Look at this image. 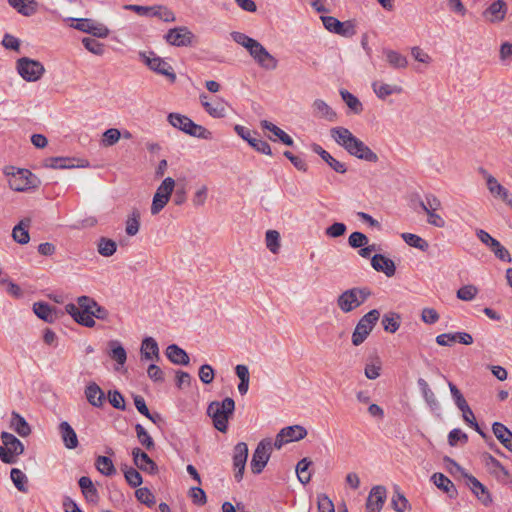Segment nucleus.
<instances>
[{
	"label": "nucleus",
	"mask_w": 512,
	"mask_h": 512,
	"mask_svg": "<svg viewBox=\"0 0 512 512\" xmlns=\"http://www.w3.org/2000/svg\"><path fill=\"white\" fill-rule=\"evenodd\" d=\"M330 136L349 155L367 162L376 163L378 161L377 154L348 128L343 126L333 127L330 129Z\"/></svg>",
	"instance_id": "nucleus-1"
},
{
	"label": "nucleus",
	"mask_w": 512,
	"mask_h": 512,
	"mask_svg": "<svg viewBox=\"0 0 512 512\" xmlns=\"http://www.w3.org/2000/svg\"><path fill=\"white\" fill-rule=\"evenodd\" d=\"M330 136L349 155L367 162L376 163L378 161L377 154L348 128L343 126L333 127L330 129Z\"/></svg>",
	"instance_id": "nucleus-2"
},
{
	"label": "nucleus",
	"mask_w": 512,
	"mask_h": 512,
	"mask_svg": "<svg viewBox=\"0 0 512 512\" xmlns=\"http://www.w3.org/2000/svg\"><path fill=\"white\" fill-rule=\"evenodd\" d=\"M330 136L349 155L367 162L376 163L378 161L377 154L348 128L343 126L333 127L330 129Z\"/></svg>",
	"instance_id": "nucleus-3"
},
{
	"label": "nucleus",
	"mask_w": 512,
	"mask_h": 512,
	"mask_svg": "<svg viewBox=\"0 0 512 512\" xmlns=\"http://www.w3.org/2000/svg\"><path fill=\"white\" fill-rule=\"evenodd\" d=\"M235 410V402L227 397L223 401H213L208 405L207 414L213 420L214 427L225 433L228 429V421Z\"/></svg>",
	"instance_id": "nucleus-4"
},
{
	"label": "nucleus",
	"mask_w": 512,
	"mask_h": 512,
	"mask_svg": "<svg viewBox=\"0 0 512 512\" xmlns=\"http://www.w3.org/2000/svg\"><path fill=\"white\" fill-rule=\"evenodd\" d=\"M371 294L368 287H352L338 295L336 304L343 313H350L365 303Z\"/></svg>",
	"instance_id": "nucleus-5"
},
{
	"label": "nucleus",
	"mask_w": 512,
	"mask_h": 512,
	"mask_svg": "<svg viewBox=\"0 0 512 512\" xmlns=\"http://www.w3.org/2000/svg\"><path fill=\"white\" fill-rule=\"evenodd\" d=\"M0 460L5 464H14L18 457L24 453L23 443L13 434L2 432L0 435Z\"/></svg>",
	"instance_id": "nucleus-6"
},
{
	"label": "nucleus",
	"mask_w": 512,
	"mask_h": 512,
	"mask_svg": "<svg viewBox=\"0 0 512 512\" xmlns=\"http://www.w3.org/2000/svg\"><path fill=\"white\" fill-rule=\"evenodd\" d=\"M379 318L380 312L377 309H372L361 317L352 333L351 340L354 346L361 345L367 339Z\"/></svg>",
	"instance_id": "nucleus-7"
},
{
	"label": "nucleus",
	"mask_w": 512,
	"mask_h": 512,
	"mask_svg": "<svg viewBox=\"0 0 512 512\" xmlns=\"http://www.w3.org/2000/svg\"><path fill=\"white\" fill-rule=\"evenodd\" d=\"M174 189L175 180L171 177H166L157 187L150 208V212L153 216L159 214L168 204Z\"/></svg>",
	"instance_id": "nucleus-8"
},
{
	"label": "nucleus",
	"mask_w": 512,
	"mask_h": 512,
	"mask_svg": "<svg viewBox=\"0 0 512 512\" xmlns=\"http://www.w3.org/2000/svg\"><path fill=\"white\" fill-rule=\"evenodd\" d=\"M272 453V442L270 439L261 440L251 459L250 467L254 474H260L268 463Z\"/></svg>",
	"instance_id": "nucleus-9"
},
{
	"label": "nucleus",
	"mask_w": 512,
	"mask_h": 512,
	"mask_svg": "<svg viewBox=\"0 0 512 512\" xmlns=\"http://www.w3.org/2000/svg\"><path fill=\"white\" fill-rule=\"evenodd\" d=\"M321 20L329 32L343 37H352L356 34L355 25L351 21L341 22L333 16H322Z\"/></svg>",
	"instance_id": "nucleus-10"
},
{
	"label": "nucleus",
	"mask_w": 512,
	"mask_h": 512,
	"mask_svg": "<svg viewBox=\"0 0 512 512\" xmlns=\"http://www.w3.org/2000/svg\"><path fill=\"white\" fill-rule=\"evenodd\" d=\"M248 458V446L244 442H239L233 449V466L235 469V479L239 482L243 478L246 462Z\"/></svg>",
	"instance_id": "nucleus-11"
},
{
	"label": "nucleus",
	"mask_w": 512,
	"mask_h": 512,
	"mask_svg": "<svg viewBox=\"0 0 512 512\" xmlns=\"http://www.w3.org/2000/svg\"><path fill=\"white\" fill-rule=\"evenodd\" d=\"M32 179L33 175L30 171L19 169L17 172L11 174L8 180L9 187L17 192L27 191L34 187Z\"/></svg>",
	"instance_id": "nucleus-12"
},
{
	"label": "nucleus",
	"mask_w": 512,
	"mask_h": 512,
	"mask_svg": "<svg viewBox=\"0 0 512 512\" xmlns=\"http://www.w3.org/2000/svg\"><path fill=\"white\" fill-rule=\"evenodd\" d=\"M387 498V490L382 485L372 487L366 501L367 512H380Z\"/></svg>",
	"instance_id": "nucleus-13"
},
{
	"label": "nucleus",
	"mask_w": 512,
	"mask_h": 512,
	"mask_svg": "<svg viewBox=\"0 0 512 512\" xmlns=\"http://www.w3.org/2000/svg\"><path fill=\"white\" fill-rule=\"evenodd\" d=\"M73 20L76 22V24L73 25L75 29L92 34L95 37H106L109 33V30L105 25L92 19L82 18Z\"/></svg>",
	"instance_id": "nucleus-14"
},
{
	"label": "nucleus",
	"mask_w": 512,
	"mask_h": 512,
	"mask_svg": "<svg viewBox=\"0 0 512 512\" xmlns=\"http://www.w3.org/2000/svg\"><path fill=\"white\" fill-rule=\"evenodd\" d=\"M200 102L205 111L213 118H223L227 114V103L223 99L210 100L206 94H201Z\"/></svg>",
	"instance_id": "nucleus-15"
},
{
	"label": "nucleus",
	"mask_w": 512,
	"mask_h": 512,
	"mask_svg": "<svg viewBox=\"0 0 512 512\" xmlns=\"http://www.w3.org/2000/svg\"><path fill=\"white\" fill-rule=\"evenodd\" d=\"M193 33L185 26L168 30L165 35L166 41L173 46H187L191 44Z\"/></svg>",
	"instance_id": "nucleus-16"
},
{
	"label": "nucleus",
	"mask_w": 512,
	"mask_h": 512,
	"mask_svg": "<svg viewBox=\"0 0 512 512\" xmlns=\"http://www.w3.org/2000/svg\"><path fill=\"white\" fill-rule=\"evenodd\" d=\"M506 14L507 4L504 0H496L492 2L482 13L483 17L491 23L503 21Z\"/></svg>",
	"instance_id": "nucleus-17"
},
{
	"label": "nucleus",
	"mask_w": 512,
	"mask_h": 512,
	"mask_svg": "<svg viewBox=\"0 0 512 512\" xmlns=\"http://www.w3.org/2000/svg\"><path fill=\"white\" fill-rule=\"evenodd\" d=\"M140 354L144 361L158 362L160 360V349L157 341L151 336L145 337L141 343Z\"/></svg>",
	"instance_id": "nucleus-18"
},
{
	"label": "nucleus",
	"mask_w": 512,
	"mask_h": 512,
	"mask_svg": "<svg viewBox=\"0 0 512 512\" xmlns=\"http://www.w3.org/2000/svg\"><path fill=\"white\" fill-rule=\"evenodd\" d=\"M371 86L375 95L381 100H385L390 95H398L403 92L402 86L398 83H386L382 80H375Z\"/></svg>",
	"instance_id": "nucleus-19"
},
{
	"label": "nucleus",
	"mask_w": 512,
	"mask_h": 512,
	"mask_svg": "<svg viewBox=\"0 0 512 512\" xmlns=\"http://www.w3.org/2000/svg\"><path fill=\"white\" fill-rule=\"evenodd\" d=\"M465 478L467 479L468 486L470 487L473 494L478 498V500L484 506L491 505L493 500L488 489L472 475H465Z\"/></svg>",
	"instance_id": "nucleus-20"
},
{
	"label": "nucleus",
	"mask_w": 512,
	"mask_h": 512,
	"mask_svg": "<svg viewBox=\"0 0 512 512\" xmlns=\"http://www.w3.org/2000/svg\"><path fill=\"white\" fill-rule=\"evenodd\" d=\"M486 187L489 193L496 199L502 200L512 208V195L495 177H488Z\"/></svg>",
	"instance_id": "nucleus-21"
},
{
	"label": "nucleus",
	"mask_w": 512,
	"mask_h": 512,
	"mask_svg": "<svg viewBox=\"0 0 512 512\" xmlns=\"http://www.w3.org/2000/svg\"><path fill=\"white\" fill-rule=\"evenodd\" d=\"M371 266L378 272H383L387 277L395 275V263L382 254H376L371 259Z\"/></svg>",
	"instance_id": "nucleus-22"
},
{
	"label": "nucleus",
	"mask_w": 512,
	"mask_h": 512,
	"mask_svg": "<svg viewBox=\"0 0 512 512\" xmlns=\"http://www.w3.org/2000/svg\"><path fill=\"white\" fill-rule=\"evenodd\" d=\"M66 312L79 324L86 327H93L95 321L92 318V312H85L78 308L75 304L69 303L65 306Z\"/></svg>",
	"instance_id": "nucleus-23"
},
{
	"label": "nucleus",
	"mask_w": 512,
	"mask_h": 512,
	"mask_svg": "<svg viewBox=\"0 0 512 512\" xmlns=\"http://www.w3.org/2000/svg\"><path fill=\"white\" fill-rule=\"evenodd\" d=\"M261 127L264 130H267L272 133L273 136H268L270 140L276 141L280 140L283 144L287 146H293L294 141L293 139L282 129H280L278 126L273 124L272 122L268 120H262L260 122Z\"/></svg>",
	"instance_id": "nucleus-24"
},
{
	"label": "nucleus",
	"mask_w": 512,
	"mask_h": 512,
	"mask_svg": "<svg viewBox=\"0 0 512 512\" xmlns=\"http://www.w3.org/2000/svg\"><path fill=\"white\" fill-rule=\"evenodd\" d=\"M133 460L135 465L142 471L147 473H154L157 469L155 462L139 448H134L132 451Z\"/></svg>",
	"instance_id": "nucleus-25"
},
{
	"label": "nucleus",
	"mask_w": 512,
	"mask_h": 512,
	"mask_svg": "<svg viewBox=\"0 0 512 512\" xmlns=\"http://www.w3.org/2000/svg\"><path fill=\"white\" fill-rule=\"evenodd\" d=\"M165 354L169 361L175 365L187 366L190 362V358L186 351L176 344H170L167 346Z\"/></svg>",
	"instance_id": "nucleus-26"
},
{
	"label": "nucleus",
	"mask_w": 512,
	"mask_h": 512,
	"mask_svg": "<svg viewBox=\"0 0 512 512\" xmlns=\"http://www.w3.org/2000/svg\"><path fill=\"white\" fill-rule=\"evenodd\" d=\"M313 115L317 118L327 121H335L337 119L336 112L322 99H316L312 103Z\"/></svg>",
	"instance_id": "nucleus-27"
},
{
	"label": "nucleus",
	"mask_w": 512,
	"mask_h": 512,
	"mask_svg": "<svg viewBox=\"0 0 512 512\" xmlns=\"http://www.w3.org/2000/svg\"><path fill=\"white\" fill-rule=\"evenodd\" d=\"M431 481L438 489L442 490L450 498H455L457 496V489H456L455 485L444 474L434 473L431 476Z\"/></svg>",
	"instance_id": "nucleus-28"
},
{
	"label": "nucleus",
	"mask_w": 512,
	"mask_h": 512,
	"mask_svg": "<svg viewBox=\"0 0 512 512\" xmlns=\"http://www.w3.org/2000/svg\"><path fill=\"white\" fill-rule=\"evenodd\" d=\"M31 224L30 218L22 219L12 230V238L15 242L25 245L30 241L29 227Z\"/></svg>",
	"instance_id": "nucleus-29"
},
{
	"label": "nucleus",
	"mask_w": 512,
	"mask_h": 512,
	"mask_svg": "<svg viewBox=\"0 0 512 512\" xmlns=\"http://www.w3.org/2000/svg\"><path fill=\"white\" fill-rule=\"evenodd\" d=\"M59 432L66 448L75 449L78 446L77 434L68 422L59 424Z\"/></svg>",
	"instance_id": "nucleus-30"
},
{
	"label": "nucleus",
	"mask_w": 512,
	"mask_h": 512,
	"mask_svg": "<svg viewBox=\"0 0 512 512\" xmlns=\"http://www.w3.org/2000/svg\"><path fill=\"white\" fill-rule=\"evenodd\" d=\"M247 50L249 51L250 55L260 64L264 63L265 61L273 63L277 62V60L268 53L264 46L255 39L250 43Z\"/></svg>",
	"instance_id": "nucleus-31"
},
{
	"label": "nucleus",
	"mask_w": 512,
	"mask_h": 512,
	"mask_svg": "<svg viewBox=\"0 0 512 512\" xmlns=\"http://www.w3.org/2000/svg\"><path fill=\"white\" fill-rule=\"evenodd\" d=\"M44 166L52 169H72L75 167H85L84 164H76L74 158L68 157H50L44 161Z\"/></svg>",
	"instance_id": "nucleus-32"
},
{
	"label": "nucleus",
	"mask_w": 512,
	"mask_h": 512,
	"mask_svg": "<svg viewBox=\"0 0 512 512\" xmlns=\"http://www.w3.org/2000/svg\"><path fill=\"white\" fill-rule=\"evenodd\" d=\"M495 437L503 444V446L512 452V432L502 423L495 422L492 425Z\"/></svg>",
	"instance_id": "nucleus-33"
},
{
	"label": "nucleus",
	"mask_w": 512,
	"mask_h": 512,
	"mask_svg": "<svg viewBox=\"0 0 512 512\" xmlns=\"http://www.w3.org/2000/svg\"><path fill=\"white\" fill-rule=\"evenodd\" d=\"M85 396L94 407H101L105 401V394L96 383H91L86 387Z\"/></svg>",
	"instance_id": "nucleus-34"
},
{
	"label": "nucleus",
	"mask_w": 512,
	"mask_h": 512,
	"mask_svg": "<svg viewBox=\"0 0 512 512\" xmlns=\"http://www.w3.org/2000/svg\"><path fill=\"white\" fill-rule=\"evenodd\" d=\"M9 5L23 16H31L37 11L35 0H7Z\"/></svg>",
	"instance_id": "nucleus-35"
},
{
	"label": "nucleus",
	"mask_w": 512,
	"mask_h": 512,
	"mask_svg": "<svg viewBox=\"0 0 512 512\" xmlns=\"http://www.w3.org/2000/svg\"><path fill=\"white\" fill-rule=\"evenodd\" d=\"M10 428L21 437H26L31 433V429L27 421L17 412H12L10 420Z\"/></svg>",
	"instance_id": "nucleus-36"
},
{
	"label": "nucleus",
	"mask_w": 512,
	"mask_h": 512,
	"mask_svg": "<svg viewBox=\"0 0 512 512\" xmlns=\"http://www.w3.org/2000/svg\"><path fill=\"white\" fill-rule=\"evenodd\" d=\"M18 74L26 81H37L45 72L44 66H16Z\"/></svg>",
	"instance_id": "nucleus-37"
},
{
	"label": "nucleus",
	"mask_w": 512,
	"mask_h": 512,
	"mask_svg": "<svg viewBox=\"0 0 512 512\" xmlns=\"http://www.w3.org/2000/svg\"><path fill=\"white\" fill-rule=\"evenodd\" d=\"M78 483H79V486L81 488V491H82L84 497L89 502L96 503L98 501L99 496H98L97 489L95 488L92 480L87 476H82L79 479Z\"/></svg>",
	"instance_id": "nucleus-38"
},
{
	"label": "nucleus",
	"mask_w": 512,
	"mask_h": 512,
	"mask_svg": "<svg viewBox=\"0 0 512 512\" xmlns=\"http://www.w3.org/2000/svg\"><path fill=\"white\" fill-rule=\"evenodd\" d=\"M307 430L300 425L288 426L281 429V436H286L288 442L299 441L305 438Z\"/></svg>",
	"instance_id": "nucleus-39"
},
{
	"label": "nucleus",
	"mask_w": 512,
	"mask_h": 512,
	"mask_svg": "<svg viewBox=\"0 0 512 512\" xmlns=\"http://www.w3.org/2000/svg\"><path fill=\"white\" fill-rule=\"evenodd\" d=\"M10 478L18 491L23 493L28 491V477L22 470L18 468H12L10 471Z\"/></svg>",
	"instance_id": "nucleus-40"
},
{
	"label": "nucleus",
	"mask_w": 512,
	"mask_h": 512,
	"mask_svg": "<svg viewBox=\"0 0 512 512\" xmlns=\"http://www.w3.org/2000/svg\"><path fill=\"white\" fill-rule=\"evenodd\" d=\"M340 95L349 109L355 113L360 114L363 111V105L360 100L347 90H340Z\"/></svg>",
	"instance_id": "nucleus-41"
},
{
	"label": "nucleus",
	"mask_w": 512,
	"mask_h": 512,
	"mask_svg": "<svg viewBox=\"0 0 512 512\" xmlns=\"http://www.w3.org/2000/svg\"><path fill=\"white\" fill-rule=\"evenodd\" d=\"M168 121L173 127L185 132L186 134L189 130V124L192 122L190 118L179 113H170L168 115Z\"/></svg>",
	"instance_id": "nucleus-42"
},
{
	"label": "nucleus",
	"mask_w": 512,
	"mask_h": 512,
	"mask_svg": "<svg viewBox=\"0 0 512 512\" xmlns=\"http://www.w3.org/2000/svg\"><path fill=\"white\" fill-rule=\"evenodd\" d=\"M382 362L378 356L371 358L365 365L364 374L370 379L374 380L380 376Z\"/></svg>",
	"instance_id": "nucleus-43"
},
{
	"label": "nucleus",
	"mask_w": 512,
	"mask_h": 512,
	"mask_svg": "<svg viewBox=\"0 0 512 512\" xmlns=\"http://www.w3.org/2000/svg\"><path fill=\"white\" fill-rule=\"evenodd\" d=\"M109 348H110V357L117 362L120 366H123L126 359L127 354L123 346L120 345L117 341H110L109 342Z\"/></svg>",
	"instance_id": "nucleus-44"
},
{
	"label": "nucleus",
	"mask_w": 512,
	"mask_h": 512,
	"mask_svg": "<svg viewBox=\"0 0 512 512\" xmlns=\"http://www.w3.org/2000/svg\"><path fill=\"white\" fill-rule=\"evenodd\" d=\"M312 462L308 458L301 459L296 466V473L302 484H307L311 480V473L308 471Z\"/></svg>",
	"instance_id": "nucleus-45"
},
{
	"label": "nucleus",
	"mask_w": 512,
	"mask_h": 512,
	"mask_svg": "<svg viewBox=\"0 0 512 512\" xmlns=\"http://www.w3.org/2000/svg\"><path fill=\"white\" fill-rule=\"evenodd\" d=\"M116 248V243L111 239L101 237L97 241V251L100 255L104 257L112 256L116 252Z\"/></svg>",
	"instance_id": "nucleus-46"
},
{
	"label": "nucleus",
	"mask_w": 512,
	"mask_h": 512,
	"mask_svg": "<svg viewBox=\"0 0 512 512\" xmlns=\"http://www.w3.org/2000/svg\"><path fill=\"white\" fill-rule=\"evenodd\" d=\"M391 505L396 512H411L412 508L406 497L399 491H395Z\"/></svg>",
	"instance_id": "nucleus-47"
},
{
	"label": "nucleus",
	"mask_w": 512,
	"mask_h": 512,
	"mask_svg": "<svg viewBox=\"0 0 512 512\" xmlns=\"http://www.w3.org/2000/svg\"><path fill=\"white\" fill-rule=\"evenodd\" d=\"M95 466L105 476H111L116 473L112 460L106 456L97 457Z\"/></svg>",
	"instance_id": "nucleus-48"
},
{
	"label": "nucleus",
	"mask_w": 512,
	"mask_h": 512,
	"mask_svg": "<svg viewBox=\"0 0 512 512\" xmlns=\"http://www.w3.org/2000/svg\"><path fill=\"white\" fill-rule=\"evenodd\" d=\"M34 313L46 322H52L54 319V313L49 304L43 302H36L33 304Z\"/></svg>",
	"instance_id": "nucleus-49"
},
{
	"label": "nucleus",
	"mask_w": 512,
	"mask_h": 512,
	"mask_svg": "<svg viewBox=\"0 0 512 512\" xmlns=\"http://www.w3.org/2000/svg\"><path fill=\"white\" fill-rule=\"evenodd\" d=\"M401 237L409 246L417 248L421 251H426L429 247L428 242L416 234L403 233Z\"/></svg>",
	"instance_id": "nucleus-50"
},
{
	"label": "nucleus",
	"mask_w": 512,
	"mask_h": 512,
	"mask_svg": "<svg viewBox=\"0 0 512 512\" xmlns=\"http://www.w3.org/2000/svg\"><path fill=\"white\" fill-rule=\"evenodd\" d=\"M382 325L386 332L395 333L400 327V315L396 313L385 314Z\"/></svg>",
	"instance_id": "nucleus-51"
},
{
	"label": "nucleus",
	"mask_w": 512,
	"mask_h": 512,
	"mask_svg": "<svg viewBox=\"0 0 512 512\" xmlns=\"http://www.w3.org/2000/svg\"><path fill=\"white\" fill-rule=\"evenodd\" d=\"M135 430L138 441L145 449L151 450L155 447L154 440L142 425L136 424Z\"/></svg>",
	"instance_id": "nucleus-52"
},
{
	"label": "nucleus",
	"mask_w": 512,
	"mask_h": 512,
	"mask_svg": "<svg viewBox=\"0 0 512 512\" xmlns=\"http://www.w3.org/2000/svg\"><path fill=\"white\" fill-rule=\"evenodd\" d=\"M266 246L273 254L278 253L280 249V234L276 230H268L265 234Z\"/></svg>",
	"instance_id": "nucleus-53"
},
{
	"label": "nucleus",
	"mask_w": 512,
	"mask_h": 512,
	"mask_svg": "<svg viewBox=\"0 0 512 512\" xmlns=\"http://www.w3.org/2000/svg\"><path fill=\"white\" fill-rule=\"evenodd\" d=\"M152 17H157L164 22H174L176 20L174 12L162 5H153Z\"/></svg>",
	"instance_id": "nucleus-54"
},
{
	"label": "nucleus",
	"mask_w": 512,
	"mask_h": 512,
	"mask_svg": "<svg viewBox=\"0 0 512 512\" xmlns=\"http://www.w3.org/2000/svg\"><path fill=\"white\" fill-rule=\"evenodd\" d=\"M187 134L204 140H211L213 137L212 132H210L203 126L196 124L193 121L191 122V124H189V130Z\"/></svg>",
	"instance_id": "nucleus-55"
},
{
	"label": "nucleus",
	"mask_w": 512,
	"mask_h": 512,
	"mask_svg": "<svg viewBox=\"0 0 512 512\" xmlns=\"http://www.w3.org/2000/svg\"><path fill=\"white\" fill-rule=\"evenodd\" d=\"M188 496L195 505L204 506L207 503L206 493L201 487H191Z\"/></svg>",
	"instance_id": "nucleus-56"
},
{
	"label": "nucleus",
	"mask_w": 512,
	"mask_h": 512,
	"mask_svg": "<svg viewBox=\"0 0 512 512\" xmlns=\"http://www.w3.org/2000/svg\"><path fill=\"white\" fill-rule=\"evenodd\" d=\"M484 461L486 466L494 473L499 474L502 473L503 475H507L508 472L504 468V466L492 455L490 454H484L483 455Z\"/></svg>",
	"instance_id": "nucleus-57"
},
{
	"label": "nucleus",
	"mask_w": 512,
	"mask_h": 512,
	"mask_svg": "<svg viewBox=\"0 0 512 512\" xmlns=\"http://www.w3.org/2000/svg\"><path fill=\"white\" fill-rule=\"evenodd\" d=\"M448 386H449L451 395H452L454 402H455L456 406L458 407V409L462 412L465 409L469 408V405H468L467 401L465 400V398L463 397L460 390L451 382L448 383Z\"/></svg>",
	"instance_id": "nucleus-58"
},
{
	"label": "nucleus",
	"mask_w": 512,
	"mask_h": 512,
	"mask_svg": "<svg viewBox=\"0 0 512 512\" xmlns=\"http://www.w3.org/2000/svg\"><path fill=\"white\" fill-rule=\"evenodd\" d=\"M121 133L116 128H110L103 133L101 144L105 147L114 145L119 141Z\"/></svg>",
	"instance_id": "nucleus-59"
},
{
	"label": "nucleus",
	"mask_w": 512,
	"mask_h": 512,
	"mask_svg": "<svg viewBox=\"0 0 512 512\" xmlns=\"http://www.w3.org/2000/svg\"><path fill=\"white\" fill-rule=\"evenodd\" d=\"M478 294V288L474 285H465L458 289L457 298L462 301H472Z\"/></svg>",
	"instance_id": "nucleus-60"
},
{
	"label": "nucleus",
	"mask_w": 512,
	"mask_h": 512,
	"mask_svg": "<svg viewBox=\"0 0 512 512\" xmlns=\"http://www.w3.org/2000/svg\"><path fill=\"white\" fill-rule=\"evenodd\" d=\"M135 497L140 503L147 505L148 507L155 504V497L152 492L146 488H139L135 491Z\"/></svg>",
	"instance_id": "nucleus-61"
},
{
	"label": "nucleus",
	"mask_w": 512,
	"mask_h": 512,
	"mask_svg": "<svg viewBox=\"0 0 512 512\" xmlns=\"http://www.w3.org/2000/svg\"><path fill=\"white\" fill-rule=\"evenodd\" d=\"M322 160L325 161L329 167L337 173L344 174L347 171L346 164L335 159L329 152L323 155Z\"/></svg>",
	"instance_id": "nucleus-62"
},
{
	"label": "nucleus",
	"mask_w": 512,
	"mask_h": 512,
	"mask_svg": "<svg viewBox=\"0 0 512 512\" xmlns=\"http://www.w3.org/2000/svg\"><path fill=\"white\" fill-rule=\"evenodd\" d=\"M147 376L154 383H162L165 380V374L163 370L152 362L147 368Z\"/></svg>",
	"instance_id": "nucleus-63"
},
{
	"label": "nucleus",
	"mask_w": 512,
	"mask_h": 512,
	"mask_svg": "<svg viewBox=\"0 0 512 512\" xmlns=\"http://www.w3.org/2000/svg\"><path fill=\"white\" fill-rule=\"evenodd\" d=\"M317 509L318 512H335L334 504L326 494L317 496Z\"/></svg>",
	"instance_id": "nucleus-64"
}]
</instances>
